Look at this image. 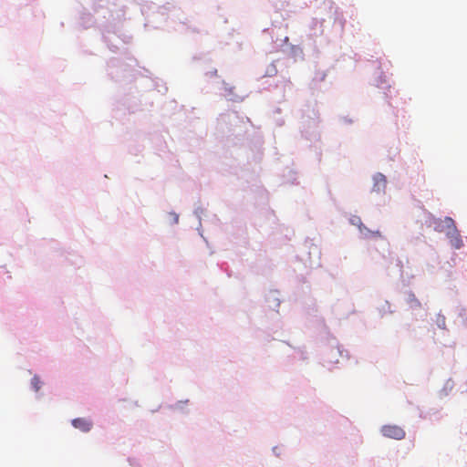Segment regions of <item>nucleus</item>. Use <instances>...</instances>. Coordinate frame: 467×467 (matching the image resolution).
<instances>
[{"label": "nucleus", "mask_w": 467, "mask_h": 467, "mask_svg": "<svg viewBox=\"0 0 467 467\" xmlns=\"http://www.w3.org/2000/svg\"><path fill=\"white\" fill-rule=\"evenodd\" d=\"M72 425L83 432H88L92 428L91 420L85 418H77L72 420Z\"/></svg>", "instance_id": "obj_2"}, {"label": "nucleus", "mask_w": 467, "mask_h": 467, "mask_svg": "<svg viewBox=\"0 0 467 467\" xmlns=\"http://www.w3.org/2000/svg\"><path fill=\"white\" fill-rule=\"evenodd\" d=\"M408 302L410 305V306L413 308L420 307V306H421L420 301L416 298L415 295L412 293L409 294Z\"/></svg>", "instance_id": "obj_5"}, {"label": "nucleus", "mask_w": 467, "mask_h": 467, "mask_svg": "<svg viewBox=\"0 0 467 467\" xmlns=\"http://www.w3.org/2000/svg\"><path fill=\"white\" fill-rule=\"evenodd\" d=\"M380 431L383 436L395 440H402L406 435L405 431L398 425H384Z\"/></svg>", "instance_id": "obj_1"}, {"label": "nucleus", "mask_w": 467, "mask_h": 467, "mask_svg": "<svg viewBox=\"0 0 467 467\" xmlns=\"http://www.w3.org/2000/svg\"><path fill=\"white\" fill-rule=\"evenodd\" d=\"M436 323L438 325L439 327L444 329L445 327H446V320H445V317L444 316H441V315H438L437 316V319H436Z\"/></svg>", "instance_id": "obj_8"}, {"label": "nucleus", "mask_w": 467, "mask_h": 467, "mask_svg": "<svg viewBox=\"0 0 467 467\" xmlns=\"http://www.w3.org/2000/svg\"><path fill=\"white\" fill-rule=\"evenodd\" d=\"M373 234L376 235V236H379V237L381 236L380 233L379 231L373 233Z\"/></svg>", "instance_id": "obj_9"}, {"label": "nucleus", "mask_w": 467, "mask_h": 467, "mask_svg": "<svg viewBox=\"0 0 467 467\" xmlns=\"http://www.w3.org/2000/svg\"><path fill=\"white\" fill-rule=\"evenodd\" d=\"M444 226L448 229V231L456 229L455 223L452 218L445 217L443 220Z\"/></svg>", "instance_id": "obj_6"}, {"label": "nucleus", "mask_w": 467, "mask_h": 467, "mask_svg": "<svg viewBox=\"0 0 467 467\" xmlns=\"http://www.w3.org/2000/svg\"><path fill=\"white\" fill-rule=\"evenodd\" d=\"M374 187L373 190L376 192H380L385 189L386 187V178L383 174L378 173L374 176Z\"/></svg>", "instance_id": "obj_4"}, {"label": "nucleus", "mask_w": 467, "mask_h": 467, "mask_svg": "<svg viewBox=\"0 0 467 467\" xmlns=\"http://www.w3.org/2000/svg\"><path fill=\"white\" fill-rule=\"evenodd\" d=\"M31 385L35 391H38L41 387V381L40 379L37 376H34L31 379Z\"/></svg>", "instance_id": "obj_7"}, {"label": "nucleus", "mask_w": 467, "mask_h": 467, "mask_svg": "<svg viewBox=\"0 0 467 467\" xmlns=\"http://www.w3.org/2000/svg\"><path fill=\"white\" fill-rule=\"evenodd\" d=\"M446 234L450 239L451 244L455 249H460L462 246V240L457 228L451 231H447Z\"/></svg>", "instance_id": "obj_3"}]
</instances>
